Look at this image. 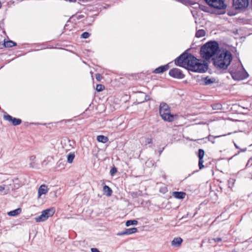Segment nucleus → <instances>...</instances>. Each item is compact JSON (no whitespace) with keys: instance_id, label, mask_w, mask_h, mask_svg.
<instances>
[{"instance_id":"nucleus-32","label":"nucleus","mask_w":252,"mask_h":252,"mask_svg":"<svg viewBox=\"0 0 252 252\" xmlns=\"http://www.w3.org/2000/svg\"><path fill=\"white\" fill-rule=\"evenodd\" d=\"M95 78L97 81H100L102 79V76L100 74L96 73L95 74Z\"/></svg>"},{"instance_id":"nucleus-10","label":"nucleus","mask_w":252,"mask_h":252,"mask_svg":"<svg viewBox=\"0 0 252 252\" xmlns=\"http://www.w3.org/2000/svg\"><path fill=\"white\" fill-rule=\"evenodd\" d=\"M42 213L45 216L46 220L50 217H52L55 213V210L54 208H51L43 210Z\"/></svg>"},{"instance_id":"nucleus-13","label":"nucleus","mask_w":252,"mask_h":252,"mask_svg":"<svg viewBox=\"0 0 252 252\" xmlns=\"http://www.w3.org/2000/svg\"><path fill=\"white\" fill-rule=\"evenodd\" d=\"M201 81L204 85H210L215 82V79L214 78H210L207 77L203 78L201 79Z\"/></svg>"},{"instance_id":"nucleus-22","label":"nucleus","mask_w":252,"mask_h":252,"mask_svg":"<svg viewBox=\"0 0 252 252\" xmlns=\"http://www.w3.org/2000/svg\"><path fill=\"white\" fill-rule=\"evenodd\" d=\"M35 220L36 222H41L44 221L46 220V218H45V216L43 215L42 212L41 213V214L36 217L35 218Z\"/></svg>"},{"instance_id":"nucleus-14","label":"nucleus","mask_w":252,"mask_h":252,"mask_svg":"<svg viewBox=\"0 0 252 252\" xmlns=\"http://www.w3.org/2000/svg\"><path fill=\"white\" fill-rule=\"evenodd\" d=\"M137 231V229L136 227H133L131 228L126 229L125 231L121 232L119 233L118 235H129L131 234L134 233L136 232Z\"/></svg>"},{"instance_id":"nucleus-1","label":"nucleus","mask_w":252,"mask_h":252,"mask_svg":"<svg viewBox=\"0 0 252 252\" xmlns=\"http://www.w3.org/2000/svg\"><path fill=\"white\" fill-rule=\"evenodd\" d=\"M175 62L178 66L193 72H205L208 69L206 63L186 52L177 58Z\"/></svg>"},{"instance_id":"nucleus-31","label":"nucleus","mask_w":252,"mask_h":252,"mask_svg":"<svg viewBox=\"0 0 252 252\" xmlns=\"http://www.w3.org/2000/svg\"><path fill=\"white\" fill-rule=\"evenodd\" d=\"M204 160L203 159H199L198 166L200 169H202L204 166L203 165Z\"/></svg>"},{"instance_id":"nucleus-15","label":"nucleus","mask_w":252,"mask_h":252,"mask_svg":"<svg viewBox=\"0 0 252 252\" xmlns=\"http://www.w3.org/2000/svg\"><path fill=\"white\" fill-rule=\"evenodd\" d=\"M186 194L184 192L182 191H174L173 192L172 195L175 198L177 199H184L185 197Z\"/></svg>"},{"instance_id":"nucleus-23","label":"nucleus","mask_w":252,"mask_h":252,"mask_svg":"<svg viewBox=\"0 0 252 252\" xmlns=\"http://www.w3.org/2000/svg\"><path fill=\"white\" fill-rule=\"evenodd\" d=\"M75 158L74 153H70L67 156V162L71 163Z\"/></svg>"},{"instance_id":"nucleus-6","label":"nucleus","mask_w":252,"mask_h":252,"mask_svg":"<svg viewBox=\"0 0 252 252\" xmlns=\"http://www.w3.org/2000/svg\"><path fill=\"white\" fill-rule=\"evenodd\" d=\"M230 74L233 79L235 80H242L247 78L249 75L245 70L230 71Z\"/></svg>"},{"instance_id":"nucleus-16","label":"nucleus","mask_w":252,"mask_h":252,"mask_svg":"<svg viewBox=\"0 0 252 252\" xmlns=\"http://www.w3.org/2000/svg\"><path fill=\"white\" fill-rule=\"evenodd\" d=\"M183 242V240L180 237L175 238L171 242V245L172 246L175 247H179Z\"/></svg>"},{"instance_id":"nucleus-2","label":"nucleus","mask_w":252,"mask_h":252,"mask_svg":"<svg viewBox=\"0 0 252 252\" xmlns=\"http://www.w3.org/2000/svg\"><path fill=\"white\" fill-rule=\"evenodd\" d=\"M213 64L219 70H226L232 60V56L230 51L225 50L217 54L213 58Z\"/></svg>"},{"instance_id":"nucleus-19","label":"nucleus","mask_w":252,"mask_h":252,"mask_svg":"<svg viewBox=\"0 0 252 252\" xmlns=\"http://www.w3.org/2000/svg\"><path fill=\"white\" fill-rule=\"evenodd\" d=\"M96 139L98 142L103 143H105L108 141V138L107 137L102 135L97 136Z\"/></svg>"},{"instance_id":"nucleus-25","label":"nucleus","mask_w":252,"mask_h":252,"mask_svg":"<svg viewBox=\"0 0 252 252\" xmlns=\"http://www.w3.org/2000/svg\"><path fill=\"white\" fill-rule=\"evenodd\" d=\"M204 154L205 152L203 149H200L198 150V157L199 158V159H203Z\"/></svg>"},{"instance_id":"nucleus-37","label":"nucleus","mask_w":252,"mask_h":252,"mask_svg":"<svg viewBox=\"0 0 252 252\" xmlns=\"http://www.w3.org/2000/svg\"><path fill=\"white\" fill-rule=\"evenodd\" d=\"M4 189V187L3 186H0V192H2Z\"/></svg>"},{"instance_id":"nucleus-9","label":"nucleus","mask_w":252,"mask_h":252,"mask_svg":"<svg viewBox=\"0 0 252 252\" xmlns=\"http://www.w3.org/2000/svg\"><path fill=\"white\" fill-rule=\"evenodd\" d=\"M3 118L5 120L11 122L13 126H18L22 123V120L20 119H17L12 117L9 115H4Z\"/></svg>"},{"instance_id":"nucleus-36","label":"nucleus","mask_w":252,"mask_h":252,"mask_svg":"<svg viewBox=\"0 0 252 252\" xmlns=\"http://www.w3.org/2000/svg\"><path fill=\"white\" fill-rule=\"evenodd\" d=\"M35 156H32L30 158V159L32 162H33L34 160L35 159Z\"/></svg>"},{"instance_id":"nucleus-8","label":"nucleus","mask_w":252,"mask_h":252,"mask_svg":"<svg viewBox=\"0 0 252 252\" xmlns=\"http://www.w3.org/2000/svg\"><path fill=\"white\" fill-rule=\"evenodd\" d=\"M233 5L236 9H244L249 5V0H233Z\"/></svg>"},{"instance_id":"nucleus-39","label":"nucleus","mask_w":252,"mask_h":252,"mask_svg":"<svg viewBox=\"0 0 252 252\" xmlns=\"http://www.w3.org/2000/svg\"><path fill=\"white\" fill-rule=\"evenodd\" d=\"M30 167H32V168H33V165L32 163H31L30 164Z\"/></svg>"},{"instance_id":"nucleus-21","label":"nucleus","mask_w":252,"mask_h":252,"mask_svg":"<svg viewBox=\"0 0 252 252\" xmlns=\"http://www.w3.org/2000/svg\"><path fill=\"white\" fill-rule=\"evenodd\" d=\"M4 45L5 47H12L16 45V43L13 41L9 40L5 42Z\"/></svg>"},{"instance_id":"nucleus-26","label":"nucleus","mask_w":252,"mask_h":252,"mask_svg":"<svg viewBox=\"0 0 252 252\" xmlns=\"http://www.w3.org/2000/svg\"><path fill=\"white\" fill-rule=\"evenodd\" d=\"M222 239L220 238H212L209 239L208 240V242L210 244H212L213 242L216 243V242H219L221 241Z\"/></svg>"},{"instance_id":"nucleus-17","label":"nucleus","mask_w":252,"mask_h":252,"mask_svg":"<svg viewBox=\"0 0 252 252\" xmlns=\"http://www.w3.org/2000/svg\"><path fill=\"white\" fill-rule=\"evenodd\" d=\"M103 191L104 194L107 196H110L112 193L111 189L107 185H104L103 188Z\"/></svg>"},{"instance_id":"nucleus-35","label":"nucleus","mask_w":252,"mask_h":252,"mask_svg":"<svg viewBox=\"0 0 252 252\" xmlns=\"http://www.w3.org/2000/svg\"><path fill=\"white\" fill-rule=\"evenodd\" d=\"M152 143V138H147L146 140V144H151Z\"/></svg>"},{"instance_id":"nucleus-11","label":"nucleus","mask_w":252,"mask_h":252,"mask_svg":"<svg viewBox=\"0 0 252 252\" xmlns=\"http://www.w3.org/2000/svg\"><path fill=\"white\" fill-rule=\"evenodd\" d=\"M169 68V66L168 64L160 66L157 68H156L154 71L153 73L158 74V73H161L164 72V71L167 70Z\"/></svg>"},{"instance_id":"nucleus-27","label":"nucleus","mask_w":252,"mask_h":252,"mask_svg":"<svg viewBox=\"0 0 252 252\" xmlns=\"http://www.w3.org/2000/svg\"><path fill=\"white\" fill-rule=\"evenodd\" d=\"M199 8L204 12H210L209 8L205 5L199 4Z\"/></svg>"},{"instance_id":"nucleus-4","label":"nucleus","mask_w":252,"mask_h":252,"mask_svg":"<svg viewBox=\"0 0 252 252\" xmlns=\"http://www.w3.org/2000/svg\"><path fill=\"white\" fill-rule=\"evenodd\" d=\"M159 114L162 119L167 122H173L177 118V115L171 114L169 106L164 102H161L159 107Z\"/></svg>"},{"instance_id":"nucleus-5","label":"nucleus","mask_w":252,"mask_h":252,"mask_svg":"<svg viewBox=\"0 0 252 252\" xmlns=\"http://www.w3.org/2000/svg\"><path fill=\"white\" fill-rule=\"evenodd\" d=\"M206 3L210 7L217 9H225L226 4L224 3V0H204Z\"/></svg>"},{"instance_id":"nucleus-33","label":"nucleus","mask_w":252,"mask_h":252,"mask_svg":"<svg viewBox=\"0 0 252 252\" xmlns=\"http://www.w3.org/2000/svg\"><path fill=\"white\" fill-rule=\"evenodd\" d=\"M219 137H220V136L213 137V136H212L211 135H209L208 136V139H209V141L212 142V143H215V141H214V139L216 138Z\"/></svg>"},{"instance_id":"nucleus-30","label":"nucleus","mask_w":252,"mask_h":252,"mask_svg":"<svg viewBox=\"0 0 252 252\" xmlns=\"http://www.w3.org/2000/svg\"><path fill=\"white\" fill-rule=\"evenodd\" d=\"M90 36V34L88 32H83L81 35V37L83 38H87Z\"/></svg>"},{"instance_id":"nucleus-29","label":"nucleus","mask_w":252,"mask_h":252,"mask_svg":"<svg viewBox=\"0 0 252 252\" xmlns=\"http://www.w3.org/2000/svg\"><path fill=\"white\" fill-rule=\"evenodd\" d=\"M105 87L104 85L101 84H97L96 87V90L97 92H101L104 90Z\"/></svg>"},{"instance_id":"nucleus-18","label":"nucleus","mask_w":252,"mask_h":252,"mask_svg":"<svg viewBox=\"0 0 252 252\" xmlns=\"http://www.w3.org/2000/svg\"><path fill=\"white\" fill-rule=\"evenodd\" d=\"M21 212V209L20 208H18L17 209L8 212L7 214L8 216H15L20 214Z\"/></svg>"},{"instance_id":"nucleus-7","label":"nucleus","mask_w":252,"mask_h":252,"mask_svg":"<svg viewBox=\"0 0 252 252\" xmlns=\"http://www.w3.org/2000/svg\"><path fill=\"white\" fill-rule=\"evenodd\" d=\"M169 75L173 78L179 79H183L185 77V75L183 74L182 70L177 68L170 70Z\"/></svg>"},{"instance_id":"nucleus-12","label":"nucleus","mask_w":252,"mask_h":252,"mask_svg":"<svg viewBox=\"0 0 252 252\" xmlns=\"http://www.w3.org/2000/svg\"><path fill=\"white\" fill-rule=\"evenodd\" d=\"M48 189L47 186L45 185H42L38 190V197H40L42 194H45L47 193Z\"/></svg>"},{"instance_id":"nucleus-24","label":"nucleus","mask_w":252,"mask_h":252,"mask_svg":"<svg viewBox=\"0 0 252 252\" xmlns=\"http://www.w3.org/2000/svg\"><path fill=\"white\" fill-rule=\"evenodd\" d=\"M137 223H138V221L135 220H128L126 221V226H129L131 225H136Z\"/></svg>"},{"instance_id":"nucleus-38","label":"nucleus","mask_w":252,"mask_h":252,"mask_svg":"<svg viewBox=\"0 0 252 252\" xmlns=\"http://www.w3.org/2000/svg\"><path fill=\"white\" fill-rule=\"evenodd\" d=\"M70 2H74L76 1V0H68Z\"/></svg>"},{"instance_id":"nucleus-28","label":"nucleus","mask_w":252,"mask_h":252,"mask_svg":"<svg viewBox=\"0 0 252 252\" xmlns=\"http://www.w3.org/2000/svg\"><path fill=\"white\" fill-rule=\"evenodd\" d=\"M212 108L214 110H220L222 108V105L220 103L214 104L212 105Z\"/></svg>"},{"instance_id":"nucleus-40","label":"nucleus","mask_w":252,"mask_h":252,"mask_svg":"<svg viewBox=\"0 0 252 252\" xmlns=\"http://www.w3.org/2000/svg\"><path fill=\"white\" fill-rule=\"evenodd\" d=\"M235 147H236L237 148H238V147H237V145H236V144H235Z\"/></svg>"},{"instance_id":"nucleus-34","label":"nucleus","mask_w":252,"mask_h":252,"mask_svg":"<svg viewBox=\"0 0 252 252\" xmlns=\"http://www.w3.org/2000/svg\"><path fill=\"white\" fill-rule=\"evenodd\" d=\"M117 171V169L115 167H113L110 170V174L111 175H113Z\"/></svg>"},{"instance_id":"nucleus-3","label":"nucleus","mask_w":252,"mask_h":252,"mask_svg":"<svg viewBox=\"0 0 252 252\" xmlns=\"http://www.w3.org/2000/svg\"><path fill=\"white\" fill-rule=\"evenodd\" d=\"M219 50V46L217 42L210 41L201 47L200 54L203 58L208 60L215 56Z\"/></svg>"},{"instance_id":"nucleus-20","label":"nucleus","mask_w":252,"mask_h":252,"mask_svg":"<svg viewBox=\"0 0 252 252\" xmlns=\"http://www.w3.org/2000/svg\"><path fill=\"white\" fill-rule=\"evenodd\" d=\"M205 34L206 32L204 30H199L196 32L195 36L196 37L199 38L205 36Z\"/></svg>"}]
</instances>
